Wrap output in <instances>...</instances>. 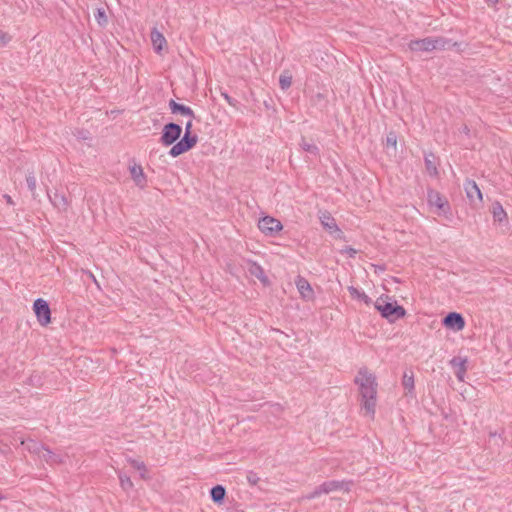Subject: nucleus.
<instances>
[{
  "label": "nucleus",
  "mask_w": 512,
  "mask_h": 512,
  "mask_svg": "<svg viewBox=\"0 0 512 512\" xmlns=\"http://www.w3.org/2000/svg\"><path fill=\"white\" fill-rule=\"evenodd\" d=\"M183 116H188L190 117V119L192 120L193 118H195V114H194V111L188 106L186 108V110L184 111L183 113Z\"/></svg>",
  "instance_id": "obj_39"
},
{
  "label": "nucleus",
  "mask_w": 512,
  "mask_h": 512,
  "mask_svg": "<svg viewBox=\"0 0 512 512\" xmlns=\"http://www.w3.org/2000/svg\"><path fill=\"white\" fill-rule=\"evenodd\" d=\"M10 39L11 37L6 32L0 30V43L5 45L10 41Z\"/></svg>",
  "instance_id": "obj_37"
},
{
  "label": "nucleus",
  "mask_w": 512,
  "mask_h": 512,
  "mask_svg": "<svg viewBox=\"0 0 512 512\" xmlns=\"http://www.w3.org/2000/svg\"><path fill=\"white\" fill-rule=\"evenodd\" d=\"M3 198L6 200V203L9 204V205H14V201L13 199L11 198L10 195L8 194H4L3 195Z\"/></svg>",
  "instance_id": "obj_40"
},
{
  "label": "nucleus",
  "mask_w": 512,
  "mask_h": 512,
  "mask_svg": "<svg viewBox=\"0 0 512 512\" xmlns=\"http://www.w3.org/2000/svg\"><path fill=\"white\" fill-rule=\"evenodd\" d=\"M467 358L453 357L450 360V365L455 369V376L459 381L464 380L467 371Z\"/></svg>",
  "instance_id": "obj_14"
},
{
  "label": "nucleus",
  "mask_w": 512,
  "mask_h": 512,
  "mask_svg": "<svg viewBox=\"0 0 512 512\" xmlns=\"http://www.w3.org/2000/svg\"><path fill=\"white\" fill-rule=\"evenodd\" d=\"M487 2H488L489 4L494 5V4H496V3L498 2V0H487Z\"/></svg>",
  "instance_id": "obj_43"
},
{
  "label": "nucleus",
  "mask_w": 512,
  "mask_h": 512,
  "mask_svg": "<svg viewBox=\"0 0 512 512\" xmlns=\"http://www.w3.org/2000/svg\"><path fill=\"white\" fill-rule=\"evenodd\" d=\"M221 96L226 100V102L232 106V107H236L237 104H238V101L235 100L234 98L230 97L229 94L225 91H221L220 92Z\"/></svg>",
  "instance_id": "obj_34"
},
{
  "label": "nucleus",
  "mask_w": 512,
  "mask_h": 512,
  "mask_svg": "<svg viewBox=\"0 0 512 512\" xmlns=\"http://www.w3.org/2000/svg\"><path fill=\"white\" fill-rule=\"evenodd\" d=\"M33 310L40 325L47 326L51 322V310L46 300L36 299L33 303Z\"/></svg>",
  "instance_id": "obj_6"
},
{
  "label": "nucleus",
  "mask_w": 512,
  "mask_h": 512,
  "mask_svg": "<svg viewBox=\"0 0 512 512\" xmlns=\"http://www.w3.org/2000/svg\"><path fill=\"white\" fill-rule=\"evenodd\" d=\"M375 308L380 312L383 318L387 319L391 323L403 318L406 315V310L404 307L398 305L396 301L381 302L380 300H377L375 303Z\"/></svg>",
  "instance_id": "obj_3"
},
{
  "label": "nucleus",
  "mask_w": 512,
  "mask_h": 512,
  "mask_svg": "<svg viewBox=\"0 0 512 512\" xmlns=\"http://www.w3.org/2000/svg\"><path fill=\"white\" fill-rule=\"evenodd\" d=\"M492 214H493L494 221H497L500 223L503 222L507 217L505 210L503 209L502 205L499 202L493 203Z\"/></svg>",
  "instance_id": "obj_24"
},
{
  "label": "nucleus",
  "mask_w": 512,
  "mask_h": 512,
  "mask_svg": "<svg viewBox=\"0 0 512 512\" xmlns=\"http://www.w3.org/2000/svg\"><path fill=\"white\" fill-rule=\"evenodd\" d=\"M427 201L430 206H434L439 210V214H447L450 212V204L447 198L434 189L427 191Z\"/></svg>",
  "instance_id": "obj_7"
},
{
  "label": "nucleus",
  "mask_w": 512,
  "mask_h": 512,
  "mask_svg": "<svg viewBox=\"0 0 512 512\" xmlns=\"http://www.w3.org/2000/svg\"><path fill=\"white\" fill-rule=\"evenodd\" d=\"M248 272L259 279L263 284L268 283V278L265 275L264 269L257 262L249 261L248 262Z\"/></svg>",
  "instance_id": "obj_17"
},
{
  "label": "nucleus",
  "mask_w": 512,
  "mask_h": 512,
  "mask_svg": "<svg viewBox=\"0 0 512 512\" xmlns=\"http://www.w3.org/2000/svg\"><path fill=\"white\" fill-rule=\"evenodd\" d=\"M192 127H193V124H192V120L190 119L186 125H185V133L184 134H188V135H194L192 133Z\"/></svg>",
  "instance_id": "obj_38"
},
{
  "label": "nucleus",
  "mask_w": 512,
  "mask_h": 512,
  "mask_svg": "<svg viewBox=\"0 0 512 512\" xmlns=\"http://www.w3.org/2000/svg\"><path fill=\"white\" fill-rule=\"evenodd\" d=\"M443 325L455 331H461L465 327V320L460 313L450 312L444 317Z\"/></svg>",
  "instance_id": "obj_9"
},
{
  "label": "nucleus",
  "mask_w": 512,
  "mask_h": 512,
  "mask_svg": "<svg viewBox=\"0 0 512 512\" xmlns=\"http://www.w3.org/2000/svg\"><path fill=\"white\" fill-rule=\"evenodd\" d=\"M21 445L25 446V449L31 453V454H35L37 455L39 458L41 457L42 455V452L45 448V446L38 442V441H35L31 438L27 439V440H21Z\"/></svg>",
  "instance_id": "obj_16"
},
{
  "label": "nucleus",
  "mask_w": 512,
  "mask_h": 512,
  "mask_svg": "<svg viewBox=\"0 0 512 512\" xmlns=\"http://www.w3.org/2000/svg\"><path fill=\"white\" fill-rule=\"evenodd\" d=\"M182 133V127L179 124L170 122L164 125L162 130V136L160 138L161 143L164 146H170L180 138Z\"/></svg>",
  "instance_id": "obj_5"
},
{
  "label": "nucleus",
  "mask_w": 512,
  "mask_h": 512,
  "mask_svg": "<svg viewBox=\"0 0 512 512\" xmlns=\"http://www.w3.org/2000/svg\"><path fill=\"white\" fill-rule=\"evenodd\" d=\"M151 41H152L154 50L157 53H160L163 49V46L166 44V39L163 36V34L155 28L151 31Z\"/></svg>",
  "instance_id": "obj_20"
},
{
  "label": "nucleus",
  "mask_w": 512,
  "mask_h": 512,
  "mask_svg": "<svg viewBox=\"0 0 512 512\" xmlns=\"http://www.w3.org/2000/svg\"><path fill=\"white\" fill-rule=\"evenodd\" d=\"M463 131H464L465 133H468V132H469L468 127H467V126H464Z\"/></svg>",
  "instance_id": "obj_44"
},
{
  "label": "nucleus",
  "mask_w": 512,
  "mask_h": 512,
  "mask_svg": "<svg viewBox=\"0 0 512 512\" xmlns=\"http://www.w3.org/2000/svg\"><path fill=\"white\" fill-rule=\"evenodd\" d=\"M26 183H27V187H28L29 191L31 192L33 198H36L37 197V194H36V177H35L33 172H30L26 176Z\"/></svg>",
  "instance_id": "obj_27"
},
{
  "label": "nucleus",
  "mask_w": 512,
  "mask_h": 512,
  "mask_svg": "<svg viewBox=\"0 0 512 512\" xmlns=\"http://www.w3.org/2000/svg\"><path fill=\"white\" fill-rule=\"evenodd\" d=\"M322 494H325V491H322V484H321L318 487H316L311 493L304 496V498L311 500V499H315V498L321 496Z\"/></svg>",
  "instance_id": "obj_33"
},
{
  "label": "nucleus",
  "mask_w": 512,
  "mask_h": 512,
  "mask_svg": "<svg viewBox=\"0 0 512 512\" xmlns=\"http://www.w3.org/2000/svg\"><path fill=\"white\" fill-rule=\"evenodd\" d=\"M316 97H317V98H319V99H322V98H323V95H322L321 93H318V94L316 95Z\"/></svg>",
  "instance_id": "obj_45"
},
{
  "label": "nucleus",
  "mask_w": 512,
  "mask_h": 512,
  "mask_svg": "<svg viewBox=\"0 0 512 512\" xmlns=\"http://www.w3.org/2000/svg\"><path fill=\"white\" fill-rule=\"evenodd\" d=\"M342 254H347L349 257L353 258L357 254V250L348 246L341 250Z\"/></svg>",
  "instance_id": "obj_36"
},
{
  "label": "nucleus",
  "mask_w": 512,
  "mask_h": 512,
  "mask_svg": "<svg viewBox=\"0 0 512 512\" xmlns=\"http://www.w3.org/2000/svg\"><path fill=\"white\" fill-rule=\"evenodd\" d=\"M188 106L180 104L176 102L175 100L169 101V108L173 114H181L183 115L184 111L186 110Z\"/></svg>",
  "instance_id": "obj_28"
},
{
  "label": "nucleus",
  "mask_w": 512,
  "mask_h": 512,
  "mask_svg": "<svg viewBox=\"0 0 512 512\" xmlns=\"http://www.w3.org/2000/svg\"><path fill=\"white\" fill-rule=\"evenodd\" d=\"M279 85L282 90H287L292 85V76L285 71L279 77Z\"/></svg>",
  "instance_id": "obj_26"
},
{
  "label": "nucleus",
  "mask_w": 512,
  "mask_h": 512,
  "mask_svg": "<svg viewBox=\"0 0 512 512\" xmlns=\"http://www.w3.org/2000/svg\"><path fill=\"white\" fill-rule=\"evenodd\" d=\"M464 190L471 203L482 202V192L474 180H466Z\"/></svg>",
  "instance_id": "obj_10"
},
{
  "label": "nucleus",
  "mask_w": 512,
  "mask_h": 512,
  "mask_svg": "<svg viewBox=\"0 0 512 512\" xmlns=\"http://www.w3.org/2000/svg\"><path fill=\"white\" fill-rule=\"evenodd\" d=\"M94 16H95L97 23L100 26H105L107 24L108 20H107V16H106V12H105L104 8H97Z\"/></svg>",
  "instance_id": "obj_31"
},
{
  "label": "nucleus",
  "mask_w": 512,
  "mask_h": 512,
  "mask_svg": "<svg viewBox=\"0 0 512 512\" xmlns=\"http://www.w3.org/2000/svg\"><path fill=\"white\" fill-rule=\"evenodd\" d=\"M197 141V135L184 134L183 137L171 147L169 155L174 158L178 157L191 150L197 144Z\"/></svg>",
  "instance_id": "obj_4"
},
{
  "label": "nucleus",
  "mask_w": 512,
  "mask_h": 512,
  "mask_svg": "<svg viewBox=\"0 0 512 512\" xmlns=\"http://www.w3.org/2000/svg\"><path fill=\"white\" fill-rule=\"evenodd\" d=\"M258 227L267 236H273L283 228L279 220L270 216L261 218L258 222Z\"/></svg>",
  "instance_id": "obj_8"
},
{
  "label": "nucleus",
  "mask_w": 512,
  "mask_h": 512,
  "mask_svg": "<svg viewBox=\"0 0 512 512\" xmlns=\"http://www.w3.org/2000/svg\"><path fill=\"white\" fill-rule=\"evenodd\" d=\"M435 159L436 158L433 153L426 154L424 158L426 170L431 176H436L438 174Z\"/></svg>",
  "instance_id": "obj_22"
},
{
  "label": "nucleus",
  "mask_w": 512,
  "mask_h": 512,
  "mask_svg": "<svg viewBox=\"0 0 512 512\" xmlns=\"http://www.w3.org/2000/svg\"><path fill=\"white\" fill-rule=\"evenodd\" d=\"M456 45V42L452 43L451 40L445 37H426L423 39L411 40L408 47L411 51L415 52H432L434 50L449 49Z\"/></svg>",
  "instance_id": "obj_2"
},
{
  "label": "nucleus",
  "mask_w": 512,
  "mask_h": 512,
  "mask_svg": "<svg viewBox=\"0 0 512 512\" xmlns=\"http://www.w3.org/2000/svg\"><path fill=\"white\" fill-rule=\"evenodd\" d=\"M40 459L44 460L48 464H59L64 460V456L60 453H56L45 446Z\"/></svg>",
  "instance_id": "obj_18"
},
{
  "label": "nucleus",
  "mask_w": 512,
  "mask_h": 512,
  "mask_svg": "<svg viewBox=\"0 0 512 512\" xmlns=\"http://www.w3.org/2000/svg\"><path fill=\"white\" fill-rule=\"evenodd\" d=\"M260 480V478L258 477V475L254 472H249L247 474V481L251 484V485H256L258 483V481Z\"/></svg>",
  "instance_id": "obj_35"
},
{
  "label": "nucleus",
  "mask_w": 512,
  "mask_h": 512,
  "mask_svg": "<svg viewBox=\"0 0 512 512\" xmlns=\"http://www.w3.org/2000/svg\"><path fill=\"white\" fill-rule=\"evenodd\" d=\"M349 290H350V293L352 295H354V294L357 295V296L361 295V293L356 288H354V287H350Z\"/></svg>",
  "instance_id": "obj_41"
},
{
  "label": "nucleus",
  "mask_w": 512,
  "mask_h": 512,
  "mask_svg": "<svg viewBox=\"0 0 512 512\" xmlns=\"http://www.w3.org/2000/svg\"><path fill=\"white\" fill-rule=\"evenodd\" d=\"M3 499L2 495L0 494V500Z\"/></svg>",
  "instance_id": "obj_46"
},
{
  "label": "nucleus",
  "mask_w": 512,
  "mask_h": 512,
  "mask_svg": "<svg viewBox=\"0 0 512 512\" xmlns=\"http://www.w3.org/2000/svg\"><path fill=\"white\" fill-rule=\"evenodd\" d=\"M402 385L409 393L414 391V375L412 372H410V374L407 372L404 373Z\"/></svg>",
  "instance_id": "obj_25"
},
{
  "label": "nucleus",
  "mask_w": 512,
  "mask_h": 512,
  "mask_svg": "<svg viewBox=\"0 0 512 512\" xmlns=\"http://www.w3.org/2000/svg\"><path fill=\"white\" fill-rule=\"evenodd\" d=\"M352 485L351 481H338L331 480L322 483V491H325V494H328L332 491L344 490L349 491Z\"/></svg>",
  "instance_id": "obj_12"
},
{
  "label": "nucleus",
  "mask_w": 512,
  "mask_h": 512,
  "mask_svg": "<svg viewBox=\"0 0 512 512\" xmlns=\"http://www.w3.org/2000/svg\"><path fill=\"white\" fill-rule=\"evenodd\" d=\"M295 283L303 299L312 300L314 298V291L310 283L304 277L298 276Z\"/></svg>",
  "instance_id": "obj_11"
},
{
  "label": "nucleus",
  "mask_w": 512,
  "mask_h": 512,
  "mask_svg": "<svg viewBox=\"0 0 512 512\" xmlns=\"http://www.w3.org/2000/svg\"><path fill=\"white\" fill-rule=\"evenodd\" d=\"M49 198L53 206L57 208L59 211L67 210L69 202L63 193L55 192L53 196L49 195Z\"/></svg>",
  "instance_id": "obj_19"
},
{
  "label": "nucleus",
  "mask_w": 512,
  "mask_h": 512,
  "mask_svg": "<svg viewBox=\"0 0 512 512\" xmlns=\"http://www.w3.org/2000/svg\"><path fill=\"white\" fill-rule=\"evenodd\" d=\"M320 222L322 226L330 233L339 232L340 229L338 228L335 219L332 217V215L328 211H324L319 216Z\"/></svg>",
  "instance_id": "obj_15"
},
{
  "label": "nucleus",
  "mask_w": 512,
  "mask_h": 512,
  "mask_svg": "<svg viewBox=\"0 0 512 512\" xmlns=\"http://www.w3.org/2000/svg\"><path fill=\"white\" fill-rule=\"evenodd\" d=\"M354 382L359 386L362 408L365 410L367 415L374 417L378 386L375 375L369 372L367 368H361L358 371Z\"/></svg>",
  "instance_id": "obj_1"
},
{
  "label": "nucleus",
  "mask_w": 512,
  "mask_h": 512,
  "mask_svg": "<svg viewBox=\"0 0 512 512\" xmlns=\"http://www.w3.org/2000/svg\"><path fill=\"white\" fill-rule=\"evenodd\" d=\"M128 462L131 464V466L140 471V475L142 478H145V474L147 472L146 465L142 461H138L136 459H129Z\"/></svg>",
  "instance_id": "obj_29"
},
{
  "label": "nucleus",
  "mask_w": 512,
  "mask_h": 512,
  "mask_svg": "<svg viewBox=\"0 0 512 512\" xmlns=\"http://www.w3.org/2000/svg\"><path fill=\"white\" fill-rule=\"evenodd\" d=\"M119 481L123 490L128 491L133 488V482L131 481L130 477L127 476L126 474L120 473Z\"/></svg>",
  "instance_id": "obj_30"
},
{
  "label": "nucleus",
  "mask_w": 512,
  "mask_h": 512,
  "mask_svg": "<svg viewBox=\"0 0 512 512\" xmlns=\"http://www.w3.org/2000/svg\"><path fill=\"white\" fill-rule=\"evenodd\" d=\"M226 496V489L222 485H216L210 490V497L216 504H222Z\"/></svg>",
  "instance_id": "obj_21"
},
{
  "label": "nucleus",
  "mask_w": 512,
  "mask_h": 512,
  "mask_svg": "<svg viewBox=\"0 0 512 512\" xmlns=\"http://www.w3.org/2000/svg\"><path fill=\"white\" fill-rule=\"evenodd\" d=\"M130 174L136 186L143 189L147 186V177L140 165L130 166Z\"/></svg>",
  "instance_id": "obj_13"
},
{
  "label": "nucleus",
  "mask_w": 512,
  "mask_h": 512,
  "mask_svg": "<svg viewBox=\"0 0 512 512\" xmlns=\"http://www.w3.org/2000/svg\"><path fill=\"white\" fill-rule=\"evenodd\" d=\"M396 145H397V135L394 131H390L387 135H386V146L389 148V147H392L394 150L396 149Z\"/></svg>",
  "instance_id": "obj_32"
},
{
  "label": "nucleus",
  "mask_w": 512,
  "mask_h": 512,
  "mask_svg": "<svg viewBox=\"0 0 512 512\" xmlns=\"http://www.w3.org/2000/svg\"><path fill=\"white\" fill-rule=\"evenodd\" d=\"M358 297L363 299L366 303H368L370 300L369 297L364 292H362L361 295Z\"/></svg>",
  "instance_id": "obj_42"
},
{
  "label": "nucleus",
  "mask_w": 512,
  "mask_h": 512,
  "mask_svg": "<svg viewBox=\"0 0 512 512\" xmlns=\"http://www.w3.org/2000/svg\"><path fill=\"white\" fill-rule=\"evenodd\" d=\"M299 145L305 152H307L313 156L319 155L318 146L312 142H308L304 136L301 137Z\"/></svg>",
  "instance_id": "obj_23"
}]
</instances>
